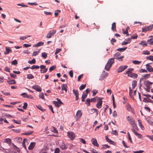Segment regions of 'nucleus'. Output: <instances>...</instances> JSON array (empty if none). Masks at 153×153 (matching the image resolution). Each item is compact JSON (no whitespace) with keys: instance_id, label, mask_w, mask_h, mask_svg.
<instances>
[{"instance_id":"62","label":"nucleus","mask_w":153,"mask_h":153,"mask_svg":"<svg viewBox=\"0 0 153 153\" xmlns=\"http://www.w3.org/2000/svg\"><path fill=\"white\" fill-rule=\"evenodd\" d=\"M27 104L26 102H25L24 104L23 108L24 109H26L27 107Z\"/></svg>"},{"instance_id":"38","label":"nucleus","mask_w":153,"mask_h":153,"mask_svg":"<svg viewBox=\"0 0 153 153\" xmlns=\"http://www.w3.org/2000/svg\"><path fill=\"white\" fill-rule=\"evenodd\" d=\"M27 139H23V142H22V146L25 149H26V146L25 145V141H27Z\"/></svg>"},{"instance_id":"14","label":"nucleus","mask_w":153,"mask_h":153,"mask_svg":"<svg viewBox=\"0 0 153 153\" xmlns=\"http://www.w3.org/2000/svg\"><path fill=\"white\" fill-rule=\"evenodd\" d=\"M128 76L130 77L133 78H136L137 76V74L132 72L128 73Z\"/></svg>"},{"instance_id":"43","label":"nucleus","mask_w":153,"mask_h":153,"mask_svg":"<svg viewBox=\"0 0 153 153\" xmlns=\"http://www.w3.org/2000/svg\"><path fill=\"white\" fill-rule=\"evenodd\" d=\"M90 101L91 100L89 99H87L85 101V104L88 106H89L90 105Z\"/></svg>"},{"instance_id":"40","label":"nucleus","mask_w":153,"mask_h":153,"mask_svg":"<svg viewBox=\"0 0 153 153\" xmlns=\"http://www.w3.org/2000/svg\"><path fill=\"white\" fill-rule=\"evenodd\" d=\"M30 36L29 35H27L25 36H22L20 37L19 38L20 40H24L25 39H26L27 37H30Z\"/></svg>"},{"instance_id":"34","label":"nucleus","mask_w":153,"mask_h":153,"mask_svg":"<svg viewBox=\"0 0 153 153\" xmlns=\"http://www.w3.org/2000/svg\"><path fill=\"white\" fill-rule=\"evenodd\" d=\"M146 59H147L148 60H151L153 61V56H147L146 57Z\"/></svg>"},{"instance_id":"50","label":"nucleus","mask_w":153,"mask_h":153,"mask_svg":"<svg viewBox=\"0 0 153 153\" xmlns=\"http://www.w3.org/2000/svg\"><path fill=\"white\" fill-rule=\"evenodd\" d=\"M39 68V66L38 65H34L32 66L30 68L31 69H38Z\"/></svg>"},{"instance_id":"17","label":"nucleus","mask_w":153,"mask_h":153,"mask_svg":"<svg viewBox=\"0 0 153 153\" xmlns=\"http://www.w3.org/2000/svg\"><path fill=\"white\" fill-rule=\"evenodd\" d=\"M62 90H65V93H66L67 91V86L66 84H63L61 86Z\"/></svg>"},{"instance_id":"23","label":"nucleus","mask_w":153,"mask_h":153,"mask_svg":"<svg viewBox=\"0 0 153 153\" xmlns=\"http://www.w3.org/2000/svg\"><path fill=\"white\" fill-rule=\"evenodd\" d=\"M14 140L17 143H20L22 140V138L19 137H16L14 139Z\"/></svg>"},{"instance_id":"56","label":"nucleus","mask_w":153,"mask_h":153,"mask_svg":"<svg viewBox=\"0 0 153 153\" xmlns=\"http://www.w3.org/2000/svg\"><path fill=\"white\" fill-rule=\"evenodd\" d=\"M56 68V66L55 65H53L50 67L49 69L50 71H51Z\"/></svg>"},{"instance_id":"27","label":"nucleus","mask_w":153,"mask_h":153,"mask_svg":"<svg viewBox=\"0 0 153 153\" xmlns=\"http://www.w3.org/2000/svg\"><path fill=\"white\" fill-rule=\"evenodd\" d=\"M147 42L149 45H153V38H151L148 39L147 41Z\"/></svg>"},{"instance_id":"63","label":"nucleus","mask_w":153,"mask_h":153,"mask_svg":"<svg viewBox=\"0 0 153 153\" xmlns=\"http://www.w3.org/2000/svg\"><path fill=\"white\" fill-rule=\"evenodd\" d=\"M60 150L59 148H56L54 150V153H59Z\"/></svg>"},{"instance_id":"29","label":"nucleus","mask_w":153,"mask_h":153,"mask_svg":"<svg viewBox=\"0 0 153 153\" xmlns=\"http://www.w3.org/2000/svg\"><path fill=\"white\" fill-rule=\"evenodd\" d=\"M56 32V31L55 30H50L49 32V33L52 36H53L55 34Z\"/></svg>"},{"instance_id":"25","label":"nucleus","mask_w":153,"mask_h":153,"mask_svg":"<svg viewBox=\"0 0 153 153\" xmlns=\"http://www.w3.org/2000/svg\"><path fill=\"white\" fill-rule=\"evenodd\" d=\"M5 142L7 143L9 145H10L11 143V140L10 138H6L4 140Z\"/></svg>"},{"instance_id":"53","label":"nucleus","mask_w":153,"mask_h":153,"mask_svg":"<svg viewBox=\"0 0 153 153\" xmlns=\"http://www.w3.org/2000/svg\"><path fill=\"white\" fill-rule=\"evenodd\" d=\"M33 132V131H29L28 132H25L24 133V134L26 135H29L31 134Z\"/></svg>"},{"instance_id":"49","label":"nucleus","mask_w":153,"mask_h":153,"mask_svg":"<svg viewBox=\"0 0 153 153\" xmlns=\"http://www.w3.org/2000/svg\"><path fill=\"white\" fill-rule=\"evenodd\" d=\"M39 52V51H34L33 53L32 56H36L37 55Z\"/></svg>"},{"instance_id":"52","label":"nucleus","mask_w":153,"mask_h":153,"mask_svg":"<svg viewBox=\"0 0 153 153\" xmlns=\"http://www.w3.org/2000/svg\"><path fill=\"white\" fill-rule=\"evenodd\" d=\"M60 12V10H56L54 12V15L55 16H57Z\"/></svg>"},{"instance_id":"11","label":"nucleus","mask_w":153,"mask_h":153,"mask_svg":"<svg viewBox=\"0 0 153 153\" xmlns=\"http://www.w3.org/2000/svg\"><path fill=\"white\" fill-rule=\"evenodd\" d=\"M91 141L92 144L94 146H99L97 142V140L95 138H92L91 139Z\"/></svg>"},{"instance_id":"54","label":"nucleus","mask_w":153,"mask_h":153,"mask_svg":"<svg viewBox=\"0 0 153 153\" xmlns=\"http://www.w3.org/2000/svg\"><path fill=\"white\" fill-rule=\"evenodd\" d=\"M92 92L93 93L92 96H94L96 95V94L97 93V90L94 89L92 91Z\"/></svg>"},{"instance_id":"37","label":"nucleus","mask_w":153,"mask_h":153,"mask_svg":"<svg viewBox=\"0 0 153 153\" xmlns=\"http://www.w3.org/2000/svg\"><path fill=\"white\" fill-rule=\"evenodd\" d=\"M36 106L38 109L42 111H44L46 110L45 109L43 108L40 105H36Z\"/></svg>"},{"instance_id":"55","label":"nucleus","mask_w":153,"mask_h":153,"mask_svg":"<svg viewBox=\"0 0 153 153\" xmlns=\"http://www.w3.org/2000/svg\"><path fill=\"white\" fill-rule=\"evenodd\" d=\"M138 36L137 35L135 34H134L133 36H131V39H136L137 37Z\"/></svg>"},{"instance_id":"44","label":"nucleus","mask_w":153,"mask_h":153,"mask_svg":"<svg viewBox=\"0 0 153 153\" xmlns=\"http://www.w3.org/2000/svg\"><path fill=\"white\" fill-rule=\"evenodd\" d=\"M127 109L129 111H132V108L129 105H128L126 106Z\"/></svg>"},{"instance_id":"2","label":"nucleus","mask_w":153,"mask_h":153,"mask_svg":"<svg viewBox=\"0 0 153 153\" xmlns=\"http://www.w3.org/2000/svg\"><path fill=\"white\" fill-rule=\"evenodd\" d=\"M59 145L60 148L62 149L65 150L67 148V146L62 140H60L59 141Z\"/></svg>"},{"instance_id":"57","label":"nucleus","mask_w":153,"mask_h":153,"mask_svg":"<svg viewBox=\"0 0 153 153\" xmlns=\"http://www.w3.org/2000/svg\"><path fill=\"white\" fill-rule=\"evenodd\" d=\"M48 70V68H45V69H44L43 70H41L40 71L41 73H46Z\"/></svg>"},{"instance_id":"64","label":"nucleus","mask_w":153,"mask_h":153,"mask_svg":"<svg viewBox=\"0 0 153 153\" xmlns=\"http://www.w3.org/2000/svg\"><path fill=\"white\" fill-rule=\"evenodd\" d=\"M17 63V62L16 60H14L11 62V64L13 65H16Z\"/></svg>"},{"instance_id":"10","label":"nucleus","mask_w":153,"mask_h":153,"mask_svg":"<svg viewBox=\"0 0 153 153\" xmlns=\"http://www.w3.org/2000/svg\"><path fill=\"white\" fill-rule=\"evenodd\" d=\"M12 49L10 47H5V51L4 52V54L5 55L8 54L9 53L11 52Z\"/></svg>"},{"instance_id":"6","label":"nucleus","mask_w":153,"mask_h":153,"mask_svg":"<svg viewBox=\"0 0 153 153\" xmlns=\"http://www.w3.org/2000/svg\"><path fill=\"white\" fill-rule=\"evenodd\" d=\"M131 129L132 131L134 134L135 135L137 136L138 138L140 139H142L143 138L142 135L140 134L137 131L134 129L132 128Z\"/></svg>"},{"instance_id":"33","label":"nucleus","mask_w":153,"mask_h":153,"mask_svg":"<svg viewBox=\"0 0 153 153\" xmlns=\"http://www.w3.org/2000/svg\"><path fill=\"white\" fill-rule=\"evenodd\" d=\"M127 48V47H125L124 48H119L116 50L117 51H119L120 52H122L124 51H125V50Z\"/></svg>"},{"instance_id":"47","label":"nucleus","mask_w":153,"mask_h":153,"mask_svg":"<svg viewBox=\"0 0 153 153\" xmlns=\"http://www.w3.org/2000/svg\"><path fill=\"white\" fill-rule=\"evenodd\" d=\"M148 27L143 28H142V31L143 32H146L148 30H149V29L148 28Z\"/></svg>"},{"instance_id":"21","label":"nucleus","mask_w":153,"mask_h":153,"mask_svg":"<svg viewBox=\"0 0 153 153\" xmlns=\"http://www.w3.org/2000/svg\"><path fill=\"white\" fill-rule=\"evenodd\" d=\"M127 119L130 124H131V122H134V120L133 119L132 117L131 116H128L127 117Z\"/></svg>"},{"instance_id":"30","label":"nucleus","mask_w":153,"mask_h":153,"mask_svg":"<svg viewBox=\"0 0 153 153\" xmlns=\"http://www.w3.org/2000/svg\"><path fill=\"white\" fill-rule=\"evenodd\" d=\"M139 44L145 46H146L147 45V44L146 43V42L145 41H142L140 43H139Z\"/></svg>"},{"instance_id":"42","label":"nucleus","mask_w":153,"mask_h":153,"mask_svg":"<svg viewBox=\"0 0 153 153\" xmlns=\"http://www.w3.org/2000/svg\"><path fill=\"white\" fill-rule=\"evenodd\" d=\"M34 78V76L32 74H29L27 75V78L28 79H33Z\"/></svg>"},{"instance_id":"18","label":"nucleus","mask_w":153,"mask_h":153,"mask_svg":"<svg viewBox=\"0 0 153 153\" xmlns=\"http://www.w3.org/2000/svg\"><path fill=\"white\" fill-rule=\"evenodd\" d=\"M105 139L106 141L110 144L115 145V142L112 141L111 140H110V139H108L107 136H106L105 137Z\"/></svg>"},{"instance_id":"4","label":"nucleus","mask_w":153,"mask_h":153,"mask_svg":"<svg viewBox=\"0 0 153 153\" xmlns=\"http://www.w3.org/2000/svg\"><path fill=\"white\" fill-rule=\"evenodd\" d=\"M128 67L127 65H122L119 67L118 68L117 72L118 73L122 72L124 71L125 69H126Z\"/></svg>"},{"instance_id":"45","label":"nucleus","mask_w":153,"mask_h":153,"mask_svg":"<svg viewBox=\"0 0 153 153\" xmlns=\"http://www.w3.org/2000/svg\"><path fill=\"white\" fill-rule=\"evenodd\" d=\"M73 91L75 96L79 95V92L77 90H75V89H73Z\"/></svg>"},{"instance_id":"8","label":"nucleus","mask_w":153,"mask_h":153,"mask_svg":"<svg viewBox=\"0 0 153 153\" xmlns=\"http://www.w3.org/2000/svg\"><path fill=\"white\" fill-rule=\"evenodd\" d=\"M99 99V101L97 103L96 105L97 107L98 108H100L102 106V98H98Z\"/></svg>"},{"instance_id":"61","label":"nucleus","mask_w":153,"mask_h":153,"mask_svg":"<svg viewBox=\"0 0 153 153\" xmlns=\"http://www.w3.org/2000/svg\"><path fill=\"white\" fill-rule=\"evenodd\" d=\"M2 93H3L4 95L6 96H9L10 95V93L9 92H4L3 91H1Z\"/></svg>"},{"instance_id":"36","label":"nucleus","mask_w":153,"mask_h":153,"mask_svg":"<svg viewBox=\"0 0 153 153\" xmlns=\"http://www.w3.org/2000/svg\"><path fill=\"white\" fill-rule=\"evenodd\" d=\"M137 84V82L135 80L133 81L132 82V88L134 89L135 87Z\"/></svg>"},{"instance_id":"26","label":"nucleus","mask_w":153,"mask_h":153,"mask_svg":"<svg viewBox=\"0 0 153 153\" xmlns=\"http://www.w3.org/2000/svg\"><path fill=\"white\" fill-rule=\"evenodd\" d=\"M143 101L146 102H152L153 101L150 99H147L146 98H144Z\"/></svg>"},{"instance_id":"12","label":"nucleus","mask_w":153,"mask_h":153,"mask_svg":"<svg viewBox=\"0 0 153 153\" xmlns=\"http://www.w3.org/2000/svg\"><path fill=\"white\" fill-rule=\"evenodd\" d=\"M90 91V89H89L88 88L85 91L83 92L82 97L86 98L87 96L88 92Z\"/></svg>"},{"instance_id":"48","label":"nucleus","mask_w":153,"mask_h":153,"mask_svg":"<svg viewBox=\"0 0 153 153\" xmlns=\"http://www.w3.org/2000/svg\"><path fill=\"white\" fill-rule=\"evenodd\" d=\"M86 84L84 85H81L79 87V89L80 90H82L85 88V87H86Z\"/></svg>"},{"instance_id":"31","label":"nucleus","mask_w":153,"mask_h":153,"mask_svg":"<svg viewBox=\"0 0 153 153\" xmlns=\"http://www.w3.org/2000/svg\"><path fill=\"white\" fill-rule=\"evenodd\" d=\"M111 30L113 31H116V24L115 22H113L112 25Z\"/></svg>"},{"instance_id":"24","label":"nucleus","mask_w":153,"mask_h":153,"mask_svg":"<svg viewBox=\"0 0 153 153\" xmlns=\"http://www.w3.org/2000/svg\"><path fill=\"white\" fill-rule=\"evenodd\" d=\"M53 102L54 105L58 107H59L61 105V104H62V103H60L59 102L55 101H53Z\"/></svg>"},{"instance_id":"1","label":"nucleus","mask_w":153,"mask_h":153,"mask_svg":"<svg viewBox=\"0 0 153 153\" xmlns=\"http://www.w3.org/2000/svg\"><path fill=\"white\" fill-rule=\"evenodd\" d=\"M114 62V58H112L109 59L108 60L106 65L105 69L107 71H108L112 66V65Z\"/></svg>"},{"instance_id":"46","label":"nucleus","mask_w":153,"mask_h":153,"mask_svg":"<svg viewBox=\"0 0 153 153\" xmlns=\"http://www.w3.org/2000/svg\"><path fill=\"white\" fill-rule=\"evenodd\" d=\"M28 63L30 64H35L36 62V60L35 59H33L31 61H28Z\"/></svg>"},{"instance_id":"32","label":"nucleus","mask_w":153,"mask_h":153,"mask_svg":"<svg viewBox=\"0 0 153 153\" xmlns=\"http://www.w3.org/2000/svg\"><path fill=\"white\" fill-rule=\"evenodd\" d=\"M7 82L10 85L15 84L16 83L15 81L13 79L7 81Z\"/></svg>"},{"instance_id":"58","label":"nucleus","mask_w":153,"mask_h":153,"mask_svg":"<svg viewBox=\"0 0 153 153\" xmlns=\"http://www.w3.org/2000/svg\"><path fill=\"white\" fill-rule=\"evenodd\" d=\"M39 97L40 98H41L42 99L44 98V94L42 93H41L39 94Z\"/></svg>"},{"instance_id":"22","label":"nucleus","mask_w":153,"mask_h":153,"mask_svg":"<svg viewBox=\"0 0 153 153\" xmlns=\"http://www.w3.org/2000/svg\"><path fill=\"white\" fill-rule=\"evenodd\" d=\"M149 76H150L149 74H146L145 75L142 76V77L141 78H140V82L143 79H146L148 78L149 77Z\"/></svg>"},{"instance_id":"7","label":"nucleus","mask_w":153,"mask_h":153,"mask_svg":"<svg viewBox=\"0 0 153 153\" xmlns=\"http://www.w3.org/2000/svg\"><path fill=\"white\" fill-rule=\"evenodd\" d=\"M67 135L68 137L71 140H73L75 138L74 134L72 132H68Z\"/></svg>"},{"instance_id":"3","label":"nucleus","mask_w":153,"mask_h":153,"mask_svg":"<svg viewBox=\"0 0 153 153\" xmlns=\"http://www.w3.org/2000/svg\"><path fill=\"white\" fill-rule=\"evenodd\" d=\"M120 53L118 52L114 54V56L116 59L119 61H122V59L124 58V56H120Z\"/></svg>"},{"instance_id":"28","label":"nucleus","mask_w":153,"mask_h":153,"mask_svg":"<svg viewBox=\"0 0 153 153\" xmlns=\"http://www.w3.org/2000/svg\"><path fill=\"white\" fill-rule=\"evenodd\" d=\"M132 62L135 65H138L140 64L141 63V61L134 60L132 61Z\"/></svg>"},{"instance_id":"5","label":"nucleus","mask_w":153,"mask_h":153,"mask_svg":"<svg viewBox=\"0 0 153 153\" xmlns=\"http://www.w3.org/2000/svg\"><path fill=\"white\" fill-rule=\"evenodd\" d=\"M82 114V113L81 111L80 110H78L76 114L75 117L76 120L79 119L81 117Z\"/></svg>"},{"instance_id":"41","label":"nucleus","mask_w":153,"mask_h":153,"mask_svg":"<svg viewBox=\"0 0 153 153\" xmlns=\"http://www.w3.org/2000/svg\"><path fill=\"white\" fill-rule=\"evenodd\" d=\"M42 56L44 59L46 58L47 57V54L45 52H43L42 53Z\"/></svg>"},{"instance_id":"51","label":"nucleus","mask_w":153,"mask_h":153,"mask_svg":"<svg viewBox=\"0 0 153 153\" xmlns=\"http://www.w3.org/2000/svg\"><path fill=\"white\" fill-rule=\"evenodd\" d=\"M134 69L132 68H130L128 69V71L126 72V73L125 74H128V73H131V71H132Z\"/></svg>"},{"instance_id":"16","label":"nucleus","mask_w":153,"mask_h":153,"mask_svg":"<svg viewBox=\"0 0 153 153\" xmlns=\"http://www.w3.org/2000/svg\"><path fill=\"white\" fill-rule=\"evenodd\" d=\"M36 145L35 142H31L30 144V146L28 147V149L29 150H32Z\"/></svg>"},{"instance_id":"60","label":"nucleus","mask_w":153,"mask_h":153,"mask_svg":"<svg viewBox=\"0 0 153 153\" xmlns=\"http://www.w3.org/2000/svg\"><path fill=\"white\" fill-rule=\"evenodd\" d=\"M12 121L15 123H16L17 124H20L21 122L19 120H12Z\"/></svg>"},{"instance_id":"9","label":"nucleus","mask_w":153,"mask_h":153,"mask_svg":"<svg viewBox=\"0 0 153 153\" xmlns=\"http://www.w3.org/2000/svg\"><path fill=\"white\" fill-rule=\"evenodd\" d=\"M32 88L38 92H40L42 91V89L38 85H33Z\"/></svg>"},{"instance_id":"20","label":"nucleus","mask_w":153,"mask_h":153,"mask_svg":"<svg viewBox=\"0 0 153 153\" xmlns=\"http://www.w3.org/2000/svg\"><path fill=\"white\" fill-rule=\"evenodd\" d=\"M44 45V43L42 42H38L37 44H34L33 45V47H38L42 46Z\"/></svg>"},{"instance_id":"13","label":"nucleus","mask_w":153,"mask_h":153,"mask_svg":"<svg viewBox=\"0 0 153 153\" xmlns=\"http://www.w3.org/2000/svg\"><path fill=\"white\" fill-rule=\"evenodd\" d=\"M153 83L149 81H146L144 82V84L147 88H150V86Z\"/></svg>"},{"instance_id":"39","label":"nucleus","mask_w":153,"mask_h":153,"mask_svg":"<svg viewBox=\"0 0 153 153\" xmlns=\"http://www.w3.org/2000/svg\"><path fill=\"white\" fill-rule=\"evenodd\" d=\"M142 53L144 55H149L150 52L148 50L143 51H142Z\"/></svg>"},{"instance_id":"35","label":"nucleus","mask_w":153,"mask_h":153,"mask_svg":"<svg viewBox=\"0 0 153 153\" xmlns=\"http://www.w3.org/2000/svg\"><path fill=\"white\" fill-rule=\"evenodd\" d=\"M147 121L149 124L151 125H153V119H148L147 120Z\"/></svg>"},{"instance_id":"15","label":"nucleus","mask_w":153,"mask_h":153,"mask_svg":"<svg viewBox=\"0 0 153 153\" xmlns=\"http://www.w3.org/2000/svg\"><path fill=\"white\" fill-rule=\"evenodd\" d=\"M146 69L149 72H152L153 71V68L151 66L149 65V64L146 65Z\"/></svg>"},{"instance_id":"59","label":"nucleus","mask_w":153,"mask_h":153,"mask_svg":"<svg viewBox=\"0 0 153 153\" xmlns=\"http://www.w3.org/2000/svg\"><path fill=\"white\" fill-rule=\"evenodd\" d=\"M10 75L11 77L13 78H16L17 76L15 74H14L12 73H10Z\"/></svg>"},{"instance_id":"19","label":"nucleus","mask_w":153,"mask_h":153,"mask_svg":"<svg viewBox=\"0 0 153 153\" xmlns=\"http://www.w3.org/2000/svg\"><path fill=\"white\" fill-rule=\"evenodd\" d=\"M131 125L132 126V127L133 128H134L135 129V130H138V128L137 125L134 122H131Z\"/></svg>"}]
</instances>
